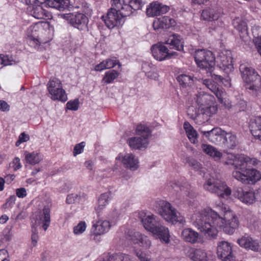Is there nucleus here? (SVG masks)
<instances>
[{
  "label": "nucleus",
  "instance_id": "21",
  "mask_svg": "<svg viewBox=\"0 0 261 261\" xmlns=\"http://www.w3.org/2000/svg\"><path fill=\"white\" fill-rule=\"evenodd\" d=\"M140 217L144 228L151 232L158 225V224H160L157 217L153 214L141 213Z\"/></svg>",
  "mask_w": 261,
  "mask_h": 261
},
{
  "label": "nucleus",
  "instance_id": "44",
  "mask_svg": "<svg viewBox=\"0 0 261 261\" xmlns=\"http://www.w3.org/2000/svg\"><path fill=\"white\" fill-rule=\"evenodd\" d=\"M87 225L85 221H80L78 224L73 228V232L76 235L83 233L86 229Z\"/></svg>",
  "mask_w": 261,
  "mask_h": 261
},
{
  "label": "nucleus",
  "instance_id": "17",
  "mask_svg": "<svg viewBox=\"0 0 261 261\" xmlns=\"http://www.w3.org/2000/svg\"><path fill=\"white\" fill-rule=\"evenodd\" d=\"M109 221L99 219L92 222L91 235L98 236L102 235L108 232L111 228Z\"/></svg>",
  "mask_w": 261,
  "mask_h": 261
},
{
  "label": "nucleus",
  "instance_id": "18",
  "mask_svg": "<svg viewBox=\"0 0 261 261\" xmlns=\"http://www.w3.org/2000/svg\"><path fill=\"white\" fill-rule=\"evenodd\" d=\"M234 195L247 204H252L255 201V192L253 190H245L242 188H238L234 192Z\"/></svg>",
  "mask_w": 261,
  "mask_h": 261
},
{
  "label": "nucleus",
  "instance_id": "30",
  "mask_svg": "<svg viewBox=\"0 0 261 261\" xmlns=\"http://www.w3.org/2000/svg\"><path fill=\"white\" fill-rule=\"evenodd\" d=\"M200 132L211 142L217 143L221 138L222 130L218 127L214 128L210 130H202Z\"/></svg>",
  "mask_w": 261,
  "mask_h": 261
},
{
  "label": "nucleus",
  "instance_id": "4",
  "mask_svg": "<svg viewBox=\"0 0 261 261\" xmlns=\"http://www.w3.org/2000/svg\"><path fill=\"white\" fill-rule=\"evenodd\" d=\"M242 77L245 83L246 89L254 96L261 94V77L255 70L245 65L240 66Z\"/></svg>",
  "mask_w": 261,
  "mask_h": 261
},
{
  "label": "nucleus",
  "instance_id": "31",
  "mask_svg": "<svg viewBox=\"0 0 261 261\" xmlns=\"http://www.w3.org/2000/svg\"><path fill=\"white\" fill-rule=\"evenodd\" d=\"M166 43L177 50H181L184 48L181 38L179 35L177 34H172L169 36L166 40Z\"/></svg>",
  "mask_w": 261,
  "mask_h": 261
},
{
  "label": "nucleus",
  "instance_id": "49",
  "mask_svg": "<svg viewBox=\"0 0 261 261\" xmlns=\"http://www.w3.org/2000/svg\"><path fill=\"white\" fill-rule=\"evenodd\" d=\"M256 29L254 28L252 30V33L254 35V42L255 46L257 48L258 53L261 56V36L257 35L256 34Z\"/></svg>",
  "mask_w": 261,
  "mask_h": 261
},
{
  "label": "nucleus",
  "instance_id": "64",
  "mask_svg": "<svg viewBox=\"0 0 261 261\" xmlns=\"http://www.w3.org/2000/svg\"><path fill=\"white\" fill-rule=\"evenodd\" d=\"M38 239V236L37 233L36 232V229L33 230V233L32 234V244L33 246H35L37 243V241Z\"/></svg>",
  "mask_w": 261,
  "mask_h": 261
},
{
  "label": "nucleus",
  "instance_id": "8",
  "mask_svg": "<svg viewBox=\"0 0 261 261\" xmlns=\"http://www.w3.org/2000/svg\"><path fill=\"white\" fill-rule=\"evenodd\" d=\"M195 61L197 66L211 72L216 64V57L214 53L207 49H198L195 52Z\"/></svg>",
  "mask_w": 261,
  "mask_h": 261
},
{
  "label": "nucleus",
  "instance_id": "28",
  "mask_svg": "<svg viewBox=\"0 0 261 261\" xmlns=\"http://www.w3.org/2000/svg\"><path fill=\"white\" fill-rule=\"evenodd\" d=\"M201 149L205 153L213 158L215 161H219L223 156L221 152L211 145L202 144Z\"/></svg>",
  "mask_w": 261,
  "mask_h": 261
},
{
  "label": "nucleus",
  "instance_id": "29",
  "mask_svg": "<svg viewBox=\"0 0 261 261\" xmlns=\"http://www.w3.org/2000/svg\"><path fill=\"white\" fill-rule=\"evenodd\" d=\"M181 237L186 242L194 244L197 242L199 233L191 228H185L181 232Z\"/></svg>",
  "mask_w": 261,
  "mask_h": 261
},
{
  "label": "nucleus",
  "instance_id": "38",
  "mask_svg": "<svg viewBox=\"0 0 261 261\" xmlns=\"http://www.w3.org/2000/svg\"><path fill=\"white\" fill-rule=\"evenodd\" d=\"M224 140L225 145L230 149L234 148L238 144L236 136L231 133H226Z\"/></svg>",
  "mask_w": 261,
  "mask_h": 261
},
{
  "label": "nucleus",
  "instance_id": "53",
  "mask_svg": "<svg viewBox=\"0 0 261 261\" xmlns=\"http://www.w3.org/2000/svg\"><path fill=\"white\" fill-rule=\"evenodd\" d=\"M30 139V136L25 133H22L20 134L18 137V140L16 141L15 145L16 146H18L22 143L25 142L29 141Z\"/></svg>",
  "mask_w": 261,
  "mask_h": 261
},
{
  "label": "nucleus",
  "instance_id": "27",
  "mask_svg": "<svg viewBox=\"0 0 261 261\" xmlns=\"http://www.w3.org/2000/svg\"><path fill=\"white\" fill-rule=\"evenodd\" d=\"M221 14L218 9L207 8L203 10L201 14V19L206 21H213L217 20Z\"/></svg>",
  "mask_w": 261,
  "mask_h": 261
},
{
  "label": "nucleus",
  "instance_id": "20",
  "mask_svg": "<svg viewBox=\"0 0 261 261\" xmlns=\"http://www.w3.org/2000/svg\"><path fill=\"white\" fill-rule=\"evenodd\" d=\"M201 83L216 95L220 102H223L226 93L215 82L210 79H202Z\"/></svg>",
  "mask_w": 261,
  "mask_h": 261
},
{
  "label": "nucleus",
  "instance_id": "26",
  "mask_svg": "<svg viewBox=\"0 0 261 261\" xmlns=\"http://www.w3.org/2000/svg\"><path fill=\"white\" fill-rule=\"evenodd\" d=\"M249 126L252 135L261 141V116L256 117L251 120Z\"/></svg>",
  "mask_w": 261,
  "mask_h": 261
},
{
  "label": "nucleus",
  "instance_id": "33",
  "mask_svg": "<svg viewBox=\"0 0 261 261\" xmlns=\"http://www.w3.org/2000/svg\"><path fill=\"white\" fill-rule=\"evenodd\" d=\"M184 128L190 141L193 144L197 143L198 134L193 126L189 122H186L184 123Z\"/></svg>",
  "mask_w": 261,
  "mask_h": 261
},
{
  "label": "nucleus",
  "instance_id": "41",
  "mask_svg": "<svg viewBox=\"0 0 261 261\" xmlns=\"http://www.w3.org/2000/svg\"><path fill=\"white\" fill-rule=\"evenodd\" d=\"M234 27L241 33H247V26L246 22L239 18H236L232 21Z\"/></svg>",
  "mask_w": 261,
  "mask_h": 261
},
{
  "label": "nucleus",
  "instance_id": "43",
  "mask_svg": "<svg viewBox=\"0 0 261 261\" xmlns=\"http://www.w3.org/2000/svg\"><path fill=\"white\" fill-rule=\"evenodd\" d=\"M31 15L38 19H43L45 16V11L41 7L33 8L31 12Z\"/></svg>",
  "mask_w": 261,
  "mask_h": 261
},
{
  "label": "nucleus",
  "instance_id": "47",
  "mask_svg": "<svg viewBox=\"0 0 261 261\" xmlns=\"http://www.w3.org/2000/svg\"><path fill=\"white\" fill-rule=\"evenodd\" d=\"M154 66L148 62H143L142 65V68L146 75L149 78H154L150 75V71H151Z\"/></svg>",
  "mask_w": 261,
  "mask_h": 261
},
{
  "label": "nucleus",
  "instance_id": "2",
  "mask_svg": "<svg viewBox=\"0 0 261 261\" xmlns=\"http://www.w3.org/2000/svg\"><path fill=\"white\" fill-rule=\"evenodd\" d=\"M112 8L106 16L101 18L110 29L121 26L123 18L134 11L140 9L144 5L142 0H111Z\"/></svg>",
  "mask_w": 261,
  "mask_h": 261
},
{
  "label": "nucleus",
  "instance_id": "34",
  "mask_svg": "<svg viewBox=\"0 0 261 261\" xmlns=\"http://www.w3.org/2000/svg\"><path fill=\"white\" fill-rule=\"evenodd\" d=\"M25 160L27 163L34 165L40 163L42 160V155L36 151L32 152H25Z\"/></svg>",
  "mask_w": 261,
  "mask_h": 261
},
{
  "label": "nucleus",
  "instance_id": "36",
  "mask_svg": "<svg viewBox=\"0 0 261 261\" xmlns=\"http://www.w3.org/2000/svg\"><path fill=\"white\" fill-rule=\"evenodd\" d=\"M50 210L47 206H44L43 209V213L40 217V221L42 223V228L46 231L50 224Z\"/></svg>",
  "mask_w": 261,
  "mask_h": 261
},
{
  "label": "nucleus",
  "instance_id": "39",
  "mask_svg": "<svg viewBox=\"0 0 261 261\" xmlns=\"http://www.w3.org/2000/svg\"><path fill=\"white\" fill-rule=\"evenodd\" d=\"M177 80L179 84L184 87L191 86L193 82V77L191 75H187L186 74H180L177 77Z\"/></svg>",
  "mask_w": 261,
  "mask_h": 261
},
{
  "label": "nucleus",
  "instance_id": "7",
  "mask_svg": "<svg viewBox=\"0 0 261 261\" xmlns=\"http://www.w3.org/2000/svg\"><path fill=\"white\" fill-rule=\"evenodd\" d=\"M203 188L212 193L216 194L218 196L224 198L229 196L231 190L224 181L215 178L214 177L206 176L203 184Z\"/></svg>",
  "mask_w": 261,
  "mask_h": 261
},
{
  "label": "nucleus",
  "instance_id": "32",
  "mask_svg": "<svg viewBox=\"0 0 261 261\" xmlns=\"http://www.w3.org/2000/svg\"><path fill=\"white\" fill-rule=\"evenodd\" d=\"M113 197L112 193L109 191L101 194L98 200V206L96 209L97 213L99 211L105 208L109 203V201Z\"/></svg>",
  "mask_w": 261,
  "mask_h": 261
},
{
  "label": "nucleus",
  "instance_id": "19",
  "mask_svg": "<svg viewBox=\"0 0 261 261\" xmlns=\"http://www.w3.org/2000/svg\"><path fill=\"white\" fill-rule=\"evenodd\" d=\"M169 7L157 2L151 3L146 8V14L149 17H154L167 13Z\"/></svg>",
  "mask_w": 261,
  "mask_h": 261
},
{
  "label": "nucleus",
  "instance_id": "22",
  "mask_svg": "<svg viewBox=\"0 0 261 261\" xmlns=\"http://www.w3.org/2000/svg\"><path fill=\"white\" fill-rule=\"evenodd\" d=\"M130 239L134 244H138L145 249H149L151 245L149 238L139 232H134L130 236Z\"/></svg>",
  "mask_w": 261,
  "mask_h": 261
},
{
  "label": "nucleus",
  "instance_id": "10",
  "mask_svg": "<svg viewBox=\"0 0 261 261\" xmlns=\"http://www.w3.org/2000/svg\"><path fill=\"white\" fill-rule=\"evenodd\" d=\"M232 176L243 184H255L261 179V173L253 168L245 169L243 172L234 170L232 172Z\"/></svg>",
  "mask_w": 261,
  "mask_h": 261
},
{
  "label": "nucleus",
  "instance_id": "59",
  "mask_svg": "<svg viewBox=\"0 0 261 261\" xmlns=\"http://www.w3.org/2000/svg\"><path fill=\"white\" fill-rule=\"evenodd\" d=\"M0 261H9L8 252L5 249L0 250Z\"/></svg>",
  "mask_w": 261,
  "mask_h": 261
},
{
  "label": "nucleus",
  "instance_id": "40",
  "mask_svg": "<svg viewBox=\"0 0 261 261\" xmlns=\"http://www.w3.org/2000/svg\"><path fill=\"white\" fill-rule=\"evenodd\" d=\"M120 73L115 70H111L105 72L102 82L105 84H109L112 83L116 79H117Z\"/></svg>",
  "mask_w": 261,
  "mask_h": 261
},
{
  "label": "nucleus",
  "instance_id": "9",
  "mask_svg": "<svg viewBox=\"0 0 261 261\" xmlns=\"http://www.w3.org/2000/svg\"><path fill=\"white\" fill-rule=\"evenodd\" d=\"M47 89L53 100L65 102L68 99L61 81L56 77H51L49 80L47 84Z\"/></svg>",
  "mask_w": 261,
  "mask_h": 261
},
{
  "label": "nucleus",
  "instance_id": "60",
  "mask_svg": "<svg viewBox=\"0 0 261 261\" xmlns=\"http://www.w3.org/2000/svg\"><path fill=\"white\" fill-rule=\"evenodd\" d=\"M105 61L103 60L100 63L96 65L94 67V70L96 71H101L105 69H107Z\"/></svg>",
  "mask_w": 261,
  "mask_h": 261
},
{
  "label": "nucleus",
  "instance_id": "23",
  "mask_svg": "<svg viewBox=\"0 0 261 261\" xmlns=\"http://www.w3.org/2000/svg\"><path fill=\"white\" fill-rule=\"evenodd\" d=\"M175 20L169 16H165L154 20L153 27L154 30L159 29H169L176 25Z\"/></svg>",
  "mask_w": 261,
  "mask_h": 261
},
{
  "label": "nucleus",
  "instance_id": "50",
  "mask_svg": "<svg viewBox=\"0 0 261 261\" xmlns=\"http://www.w3.org/2000/svg\"><path fill=\"white\" fill-rule=\"evenodd\" d=\"M81 196L77 194L72 193L67 196L66 202L68 204H72L75 202H79L81 200Z\"/></svg>",
  "mask_w": 261,
  "mask_h": 261
},
{
  "label": "nucleus",
  "instance_id": "48",
  "mask_svg": "<svg viewBox=\"0 0 261 261\" xmlns=\"http://www.w3.org/2000/svg\"><path fill=\"white\" fill-rule=\"evenodd\" d=\"M107 69H110L118 65L119 67L121 66V64L118 60L113 58H109L105 60Z\"/></svg>",
  "mask_w": 261,
  "mask_h": 261
},
{
  "label": "nucleus",
  "instance_id": "15",
  "mask_svg": "<svg viewBox=\"0 0 261 261\" xmlns=\"http://www.w3.org/2000/svg\"><path fill=\"white\" fill-rule=\"evenodd\" d=\"M116 160L120 161L125 168L131 171H135L139 167L138 158L132 153H120L116 158Z\"/></svg>",
  "mask_w": 261,
  "mask_h": 261
},
{
  "label": "nucleus",
  "instance_id": "37",
  "mask_svg": "<svg viewBox=\"0 0 261 261\" xmlns=\"http://www.w3.org/2000/svg\"><path fill=\"white\" fill-rule=\"evenodd\" d=\"M247 156L244 154L239 155L235 163H232L236 169L239 170L240 172H243L248 165V162H246Z\"/></svg>",
  "mask_w": 261,
  "mask_h": 261
},
{
  "label": "nucleus",
  "instance_id": "11",
  "mask_svg": "<svg viewBox=\"0 0 261 261\" xmlns=\"http://www.w3.org/2000/svg\"><path fill=\"white\" fill-rule=\"evenodd\" d=\"M60 16L73 27L79 30L86 28L88 22L87 16L82 13L61 14Z\"/></svg>",
  "mask_w": 261,
  "mask_h": 261
},
{
  "label": "nucleus",
  "instance_id": "57",
  "mask_svg": "<svg viewBox=\"0 0 261 261\" xmlns=\"http://www.w3.org/2000/svg\"><path fill=\"white\" fill-rule=\"evenodd\" d=\"M239 154H234L232 153H227L226 158L227 159L228 162H225L226 164H232V163H235Z\"/></svg>",
  "mask_w": 261,
  "mask_h": 261
},
{
  "label": "nucleus",
  "instance_id": "42",
  "mask_svg": "<svg viewBox=\"0 0 261 261\" xmlns=\"http://www.w3.org/2000/svg\"><path fill=\"white\" fill-rule=\"evenodd\" d=\"M16 63L12 56L0 55V69L3 66L13 65Z\"/></svg>",
  "mask_w": 261,
  "mask_h": 261
},
{
  "label": "nucleus",
  "instance_id": "45",
  "mask_svg": "<svg viewBox=\"0 0 261 261\" xmlns=\"http://www.w3.org/2000/svg\"><path fill=\"white\" fill-rule=\"evenodd\" d=\"M27 42L30 46L36 49H38L40 46V42L32 35H28Z\"/></svg>",
  "mask_w": 261,
  "mask_h": 261
},
{
  "label": "nucleus",
  "instance_id": "46",
  "mask_svg": "<svg viewBox=\"0 0 261 261\" xmlns=\"http://www.w3.org/2000/svg\"><path fill=\"white\" fill-rule=\"evenodd\" d=\"M170 186L175 191L178 192V190L179 189L180 191H184L185 192L186 194L188 195L189 193L187 194L186 193L188 192V189L189 186L188 185H180L178 182H172L170 184Z\"/></svg>",
  "mask_w": 261,
  "mask_h": 261
},
{
  "label": "nucleus",
  "instance_id": "12",
  "mask_svg": "<svg viewBox=\"0 0 261 261\" xmlns=\"http://www.w3.org/2000/svg\"><path fill=\"white\" fill-rule=\"evenodd\" d=\"M217 62L219 68L225 73H229L233 69L232 57L230 50L223 49L219 53Z\"/></svg>",
  "mask_w": 261,
  "mask_h": 261
},
{
  "label": "nucleus",
  "instance_id": "55",
  "mask_svg": "<svg viewBox=\"0 0 261 261\" xmlns=\"http://www.w3.org/2000/svg\"><path fill=\"white\" fill-rule=\"evenodd\" d=\"M69 4L68 0H59L57 9L60 11H63L68 8Z\"/></svg>",
  "mask_w": 261,
  "mask_h": 261
},
{
  "label": "nucleus",
  "instance_id": "16",
  "mask_svg": "<svg viewBox=\"0 0 261 261\" xmlns=\"http://www.w3.org/2000/svg\"><path fill=\"white\" fill-rule=\"evenodd\" d=\"M239 246L247 250L259 252L261 250L259 243L257 240L253 239L250 236L245 234L237 241Z\"/></svg>",
  "mask_w": 261,
  "mask_h": 261
},
{
  "label": "nucleus",
  "instance_id": "58",
  "mask_svg": "<svg viewBox=\"0 0 261 261\" xmlns=\"http://www.w3.org/2000/svg\"><path fill=\"white\" fill-rule=\"evenodd\" d=\"M136 256L140 261H149L150 259L147 256L146 254L141 251L136 252Z\"/></svg>",
  "mask_w": 261,
  "mask_h": 261
},
{
  "label": "nucleus",
  "instance_id": "13",
  "mask_svg": "<svg viewBox=\"0 0 261 261\" xmlns=\"http://www.w3.org/2000/svg\"><path fill=\"white\" fill-rule=\"evenodd\" d=\"M151 50L154 58L159 61L169 59L177 55L176 52L169 53L168 48L162 43L154 44Z\"/></svg>",
  "mask_w": 261,
  "mask_h": 261
},
{
  "label": "nucleus",
  "instance_id": "6",
  "mask_svg": "<svg viewBox=\"0 0 261 261\" xmlns=\"http://www.w3.org/2000/svg\"><path fill=\"white\" fill-rule=\"evenodd\" d=\"M136 134L140 137L130 138L127 140L129 147L134 149L146 148L149 143L148 138L151 133L149 127L144 124H139L136 128Z\"/></svg>",
  "mask_w": 261,
  "mask_h": 261
},
{
  "label": "nucleus",
  "instance_id": "63",
  "mask_svg": "<svg viewBox=\"0 0 261 261\" xmlns=\"http://www.w3.org/2000/svg\"><path fill=\"white\" fill-rule=\"evenodd\" d=\"M0 110L3 112L8 111L9 110V105L4 100H0Z\"/></svg>",
  "mask_w": 261,
  "mask_h": 261
},
{
  "label": "nucleus",
  "instance_id": "24",
  "mask_svg": "<svg viewBox=\"0 0 261 261\" xmlns=\"http://www.w3.org/2000/svg\"><path fill=\"white\" fill-rule=\"evenodd\" d=\"M186 254L192 261H207L206 252L201 249L190 248L187 250Z\"/></svg>",
  "mask_w": 261,
  "mask_h": 261
},
{
  "label": "nucleus",
  "instance_id": "1",
  "mask_svg": "<svg viewBox=\"0 0 261 261\" xmlns=\"http://www.w3.org/2000/svg\"><path fill=\"white\" fill-rule=\"evenodd\" d=\"M218 208L220 215L210 208H197L191 218L193 224L210 238L217 236L218 229L231 235L239 226L238 218L234 212L223 203Z\"/></svg>",
  "mask_w": 261,
  "mask_h": 261
},
{
  "label": "nucleus",
  "instance_id": "51",
  "mask_svg": "<svg viewBox=\"0 0 261 261\" xmlns=\"http://www.w3.org/2000/svg\"><path fill=\"white\" fill-rule=\"evenodd\" d=\"M79 101L75 99L73 100H70L66 103V107L68 110L72 111H76L79 109Z\"/></svg>",
  "mask_w": 261,
  "mask_h": 261
},
{
  "label": "nucleus",
  "instance_id": "25",
  "mask_svg": "<svg viewBox=\"0 0 261 261\" xmlns=\"http://www.w3.org/2000/svg\"><path fill=\"white\" fill-rule=\"evenodd\" d=\"M151 232L156 236L161 241L166 244L169 242L170 235L168 228L162 225L160 223L158 224V225L152 230Z\"/></svg>",
  "mask_w": 261,
  "mask_h": 261
},
{
  "label": "nucleus",
  "instance_id": "61",
  "mask_svg": "<svg viewBox=\"0 0 261 261\" xmlns=\"http://www.w3.org/2000/svg\"><path fill=\"white\" fill-rule=\"evenodd\" d=\"M16 194L19 198H22L27 196V191L25 188H21L16 190Z\"/></svg>",
  "mask_w": 261,
  "mask_h": 261
},
{
  "label": "nucleus",
  "instance_id": "14",
  "mask_svg": "<svg viewBox=\"0 0 261 261\" xmlns=\"http://www.w3.org/2000/svg\"><path fill=\"white\" fill-rule=\"evenodd\" d=\"M217 254L224 261H231L234 257L232 246L227 241H222L217 244Z\"/></svg>",
  "mask_w": 261,
  "mask_h": 261
},
{
  "label": "nucleus",
  "instance_id": "52",
  "mask_svg": "<svg viewBox=\"0 0 261 261\" xmlns=\"http://www.w3.org/2000/svg\"><path fill=\"white\" fill-rule=\"evenodd\" d=\"M246 161L248 162V166L252 165L257 168L261 167V162L256 158H251L247 156V158L246 159Z\"/></svg>",
  "mask_w": 261,
  "mask_h": 261
},
{
  "label": "nucleus",
  "instance_id": "35",
  "mask_svg": "<svg viewBox=\"0 0 261 261\" xmlns=\"http://www.w3.org/2000/svg\"><path fill=\"white\" fill-rule=\"evenodd\" d=\"M130 256L124 253H116L111 255H106L101 261H129Z\"/></svg>",
  "mask_w": 261,
  "mask_h": 261
},
{
  "label": "nucleus",
  "instance_id": "3",
  "mask_svg": "<svg viewBox=\"0 0 261 261\" xmlns=\"http://www.w3.org/2000/svg\"><path fill=\"white\" fill-rule=\"evenodd\" d=\"M213 96L203 92L195 94L188 109V115L194 119L202 118L200 123L207 121L217 110L216 107L213 105Z\"/></svg>",
  "mask_w": 261,
  "mask_h": 261
},
{
  "label": "nucleus",
  "instance_id": "56",
  "mask_svg": "<svg viewBox=\"0 0 261 261\" xmlns=\"http://www.w3.org/2000/svg\"><path fill=\"white\" fill-rule=\"evenodd\" d=\"M16 197L14 195L11 196L8 199H7L6 202L3 204V207L7 208L12 206L15 203Z\"/></svg>",
  "mask_w": 261,
  "mask_h": 261
},
{
  "label": "nucleus",
  "instance_id": "62",
  "mask_svg": "<svg viewBox=\"0 0 261 261\" xmlns=\"http://www.w3.org/2000/svg\"><path fill=\"white\" fill-rule=\"evenodd\" d=\"M13 164L14 165V169L16 171L21 168V165L19 158L15 157L13 161Z\"/></svg>",
  "mask_w": 261,
  "mask_h": 261
},
{
  "label": "nucleus",
  "instance_id": "5",
  "mask_svg": "<svg viewBox=\"0 0 261 261\" xmlns=\"http://www.w3.org/2000/svg\"><path fill=\"white\" fill-rule=\"evenodd\" d=\"M156 208L159 214L166 221L173 224L179 223L184 225L186 223L185 217L169 202L159 200L156 202Z\"/></svg>",
  "mask_w": 261,
  "mask_h": 261
},
{
  "label": "nucleus",
  "instance_id": "54",
  "mask_svg": "<svg viewBox=\"0 0 261 261\" xmlns=\"http://www.w3.org/2000/svg\"><path fill=\"white\" fill-rule=\"evenodd\" d=\"M85 146V144L84 142H82L80 143L76 144L74 147L73 151V155L76 156V155L81 153L84 150Z\"/></svg>",
  "mask_w": 261,
  "mask_h": 261
}]
</instances>
